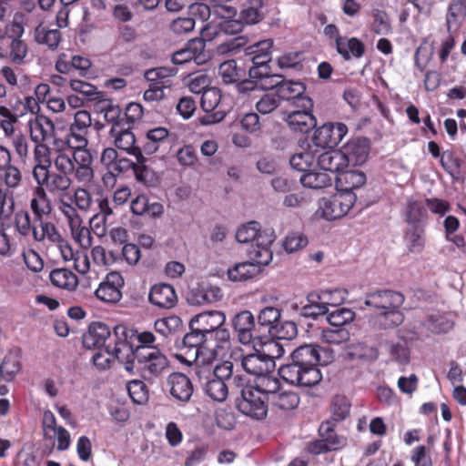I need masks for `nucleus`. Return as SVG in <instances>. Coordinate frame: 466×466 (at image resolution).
I'll list each match as a JSON object with an SVG mask.
<instances>
[{
  "label": "nucleus",
  "instance_id": "f257e3e1",
  "mask_svg": "<svg viewBox=\"0 0 466 466\" xmlns=\"http://www.w3.org/2000/svg\"><path fill=\"white\" fill-rule=\"evenodd\" d=\"M333 351L319 345L304 344L290 355V362L282 365L279 374L287 382L299 387H313L322 380L319 366L332 362Z\"/></svg>",
  "mask_w": 466,
  "mask_h": 466
},
{
  "label": "nucleus",
  "instance_id": "f03ea898",
  "mask_svg": "<svg viewBox=\"0 0 466 466\" xmlns=\"http://www.w3.org/2000/svg\"><path fill=\"white\" fill-rule=\"evenodd\" d=\"M54 167L56 172L50 173L47 184L44 187L46 191L53 195L65 193L70 188L73 182L71 176L76 182L84 185L90 184L95 177L92 166L81 164L66 151L57 152L54 159Z\"/></svg>",
  "mask_w": 466,
  "mask_h": 466
},
{
  "label": "nucleus",
  "instance_id": "7ed1b4c3",
  "mask_svg": "<svg viewBox=\"0 0 466 466\" xmlns=\"http://www.w3.org/2000/svg\"><path fill=\"white\" fill-rule=\"evenodd\" d=\"M167 367L168 360L159 349H134L131 344V353L126 361V370L129 373L134 374L137 370L144 380L152 383Z\"/></svg>",
  "mask_w": 466,
  "mask_h": 466
},
{
  "label": "nucleus",
  "instance_id": "20e7f679",
  "mask_svg": "<svg viewBox=\"0 0 466 466\" xmlns=\"http://www.w3.org/2000/svg\"><path fill=\"white\" fill-rule=\"evenodd\" d=\"M91 115L86 110H78L74 115V120L69 126L66 142L72 150L70 157L83 165H93V156L87 148V135L91 127Z\"/></svg>",
  "mask_w": 466,
  "mask_h": 466
},
{
  "label": "nucleus",
  "instance_id": "39448f33",
  "mask_svg": "<svg viewBox=\"0 0 466 466\" xmlns=\"http://www.w3.org/2000/svg\"><path fill=\"white\" fill-rule=\"evenodd\" d=\"M269 347L276 349L277 355L266 353H250L246 355L242 349L237 348L231 351L230 358L237 364L239 363L247 373L254 375L256 378L262 374L273 373L276 366L275 359L283 356L285 350L277 341H270Z\"/></svg>",
  "mask_w": 466,
  "mask_h": 466
},
{
  "label": "nucleus",
  "instance_id": "423d86ee",
  "mask_svg": "<svg viewBox=\"0 0 466 466\" xmlns=\"http://www.w3.org/2000/svg\"><path fill=\"white\" fill-rule=\"evenodd\" d=\"M127 339V328L123 325H117L111 332L109 327L103 322H93L88 328V331L83 336V346L86 349L92 350L97 348H106V344L115 345L116 340H124Z\"/></svg>",
  "mask_w": 466,
  "mask_h": 466
},
{
  "label": "nucleus",
  "instance_id": "0eeeda50",
  "mask_svg": "<svg viewBox=\"0 0 466 466\" xmlns=\"http://www.w3.org/2000/svg\"><path fill=\"white\" fill-rule=\"evenodd\" d=\"M295 106L297 109L290 112L285 121L291 131L299 134H308L317 126V119L313 115L314 103L312 98H302Z\"/></svg>",
  "mask_w": 466,
  "mask_h": 466
},
{
  "label": "nucleus",
  "instance_id": "6e6552de",
  "mask_svg": "<svg viewBox=\"0 0 466 466\" xmlns=\"http://www.w3.org/2000/svg\"><path fill=\"white\" fill-rule=\"evenodd\" d=\"M131 353V342L124 339V340H116L115 345L106 344V348H97V351L93 355V364L100 369H109L111 363L117 360L124 364L128 360V355Z\"/></svg>",
  "mask_w": 466,
  "mask_h": 466
},
{
  "label": "nucleus",
  "instance_id": "1a4fd4ad",
  "mask_svg": "<svg viewBox=\"0 0 466 466\" xmlns=\"http://www.w3.org/2000/svg\"><path fill=\"white\" fill-rule=\"evenodd\" d=\"M268 403L261 393L252 388L241 390V398L237 400V408L243 414L257 420L264 419L267 415Z\"/></svg>",
  "mask_w": 466,
  "mask_h": 466
},
{
  "label": "nucleus",
  "instance_id": "9d476101",
  "mask_svg": "<svg viewBox=\"0 0 466 466\" xmlns=\"http://www.w3.org/2000/svg\"><path fill=\"white\" fill-rule=\"evenodd\" d=\"M356 201L353 192H341L323 199L322 217L327 220H335L348 214Z\"/></svg>",
  "mask_w": 466,
  "mask_h": 466
},
{
  "label": "nucleus",
  "instance_id": "9b49d317",
  "mask_svg": "<svg viewBox=\"0 0 466 466\" xmlns=\"http://www.w3.org/2000/svg\"><path fill=\"white\" fill-rule=\"evenodd\" d=\"M176 358L181 362L189 366L194 364V371L201 386L207 380L214 378V361L217 360V351H206L204 355L183 356L177 354Z\"/></svg>",
  "mask_w": 466,
  "mask_h": 466
},
{
  "label": "nucleus",
  "instance_id": "f8f14e48",
  "mask_svg": "<svg viewBox=\"0 0 466 466\" xmlns=\"http://www.w3.org/2000/svg\"><path fill=\"white\" fill-rule=\"evenodd\" d=\"M264 89H275L276 95L279 96V101L287 100L292 101V105L297 106L300 104L299 100L302 98H311L305 95L306 86L300 81H292L280 78L275 82L263 84Z\"/></svg>",
  "mask_w": 466,
  "mask_h": 466
},
{
  "label": "nucleus",
  "instance_id": "ddd939ff",
  "mask_svg": "<svg viewBox=\"0 0 466 466\" xmlns=\"http://www.w3.org/2000/svg\"><path fill=\"white\" fill-rule=\"evenodd\" d=\"M125 286L123 276L117 271L107 273L104 280L95 291L97 299L108 303L116 304L122 299V289Z\"/></svg>",
  "mask_w": 466,
  "mask_h": 466
},
{
  "label": "nucleus",
  "instance_id": "4468645a",
  "mask_svg": "<svg viewBox=\"0 0 466 466\" xmlns=\"http://www.w3.org/2000/svg\"><path fill=\"white\" fill-rule=\"evenodd\" d=\"M232 326L238 341L244 345L260 339L263 336L258 325L255 324L254 316L248 310L238 313L232 319Z\"/></svg>",
  "mask_w": 466,
  "mask_h": 466
},
{
  "label": "nucleus",
  "instance_id": "2eb2a0df",
  "mask_svg": "<svg viewBox=\"0 0 466 466\" xmlns=\"http://www.w3.org/2000/svg\"><path fill=\"white\" fill-rule=\"evenodd\" d=\"M347 133L348 127L345 124L329 122L315 130L312 141L319 147L333 148L339 145Z\"/></svg>",
  "mask_w": 466,
  "mask_h": 466
},
{
  "label": "nucleus",
  "instance_id": "dca6fc26",
  "mask_svg": "<svg viewBox=\"0 0 466 466\" xmlns=\"http://www.w3.org/2000/svg\"><path fill=\"white\" fill-rule=\"evenodd\" d=\"M220 100L221 92L218 88L209 87L204 90L200 99V106L207 113L206 116L200 118L203 125L216 124L225 118L226 112L219 107Z\"/></svg>",
  "mask_w": 466,
  "mask_h": 466
},
{
  "label": "nucleus",
  "instance_id": "f3484780",
  "mask_svg": "<svg viewBox=\"0 0 466 466\" xmlns=\"http://www.w3.org/2000/svg\"><path fill=\"white\" fill-rule=\"evenodd\" d=\"M405 298L402 293L391 289H380L365 295L364 304L381 312L390 309L400 308Z\"/></svg>",
  "mask_w": 466,
  "mask_h": 466
},
{
  "label": "nucleus",
  "instance_id": "a211bd4d",
  "mask_svg": "<svg viewBox=\"0 0 466 466\" xmlns=\"http://www.w3.org/2000/svg\"><path fill=\"white\" fill-rule=\"evenodd\" d=\"M175 135L168 129L157 127L149 129L145 136L141 146L142 154L153 155L158 151L165 153L174 141Z\"/></svg>",
  "mask_w": 466,
  "mask_h": 466
},
{
  "label": "nucleus",
  "instance_id": "6ab92c4d",
  "mask_svg": "<svg viewBox=\"0 0 466 466\" xmlns=\"http://www.w3.org/2000/svg\"><path fill=\"white\" fill-rule=\"evenodd\" d=\"M340 150L344 155L347 168L350 166H360L369 157L370 141L365 137H357L350 140Z\"/></svg>",
  "mask_w": 466,
  "mask_h": 466
},
{
  "label": "nucleus",
  "instance_id": "aec40b11",
  "mask_svg": "<svg viewBox=\"0 0 466 466\" xmlns=\"http://www.w3.org/2000/svg\"><path fill=\"white\" fill-rule=\"evenodd\" d=\"M30 139L34 143H49L56 136L54 122L44 115H36L27 123Z\"/></svg>",
  "mask_w": 466,
  "mask_h": 466
},
{
  "label": "nucleus",
  "instance_id": "412c9836",
  "mask_svg": "<svg viewBox=\"0 0 466 466\" xmlns=\"http://www.w3.org/2000/svg\"><path fill=\"white\" fill-rule=\"evenodd\" d=\"M226 321V316L223 312L213 310L205 311L196 315L189 322V327L194 329L207 337L214 330L223 326Z\"/></svg>",
  "mask_w": 466,
  "mask_h": 466
},
{
  "label": "nucleus",
  "instance_id": "4be33fe9",
  "mask_svg": "<svg viewBox=\"0 0 466 466\" xmlns=\"http://www.w3.org/2000/svg\"><path fill=\"white\" fill-rule=\"evenodd\" d=\"M34 221L52 218L53 206L45 187H35L29 203Z\"/></svg>",
  "mask_w": 466,
  "mask_h": 466
},
{
  "label": "nucleus",
  "instance_id": "5701e85b",
  "mask_svg": "<svg viewBox=\"0 0 466 466\" xmlns=\"http://www.w3.org/2000/svg\"><path fill=\"white\" fill-rule=\"evenodd\" d=\"M241 20L221 19L219 22H209L202 28V35L207 40L211 41L222 35H237L243 29Z\"/></svg>",
  "mask_w": 466,
  "mask_h": 466
},
{
  "label": "nucleus",
  "instance_id": "b1692460",
  "mask_svg": "<svg viewBox=\"0 0 466 466\" xmlns=\"http://www.w3.org/2000/svg\"><path fill=\"white\" fill-rule=\"evenodd\" d=\"M4 161L0 160V181L7 192L9 189L18 188L23 181V174L21 169L12 164V153L10 149L5 153Z\"/></svg>",
  "mask_w": 466,
  "mask_h": 466
},
{
  "label": "nucleus",
  "instance_id": "393cba45",
  "mask_svg": "<svg viewBox=\"0 0 466 466\" xmlns=\"http://www.w3.org/2000/svg\"><path fill=\"white\" fill-rule=\"evenodd\" d=\"M190 331L187 332L182 341L179 349L183 356H191L198 353V355H204L206 351H217L216 350H210L208 346L207 337L205 334L196 330L194 327H189Z\"/></svg>",
  "mask_w": 466,
  "mask_h": 466
},
{
  "label": "nucleus",
  "instance_id": "a878e982",
  "mask_svg": "<svg viewBox=\"0 0 466 466\" xmlns=\"http://www.w3.org/2000/svg\"><path fill=\"white\" fill-rule=\"evenodd\" d=\"M170 395L177 400L187 402L194 391L190 379L182 372H173L167 377Z\"/></svg>",
  "mask_w": 466,
  "mask_h": 466
},
{
  "label": "nucleus",
  "instance_id": "bb28decb",
  "mask_svg": "<svg viewBox=\"0 0 466 466\" xmlns=\"http://www.w3.org/2000/svg\"><path fill=\"white\" fill-rule=\"evenodd\" d=\"M148 299L154 306L166 309L174 308L177 303L174 287L167 283L154 285L150 289Z\"/></svg>",
  "mask_w": 466,
  "mask_h": 466
},
{
  "label": "nucleus",
  "instance_id": "cd10ccee",
  "mask_svg": "<svg viewBox=\"0 0 466 466\" xmlns=\"http://www.w3.org/2000/svg\"><path fill=\"white\" fill-rule=\"evenodd\" d=\"M132 127L130 125L120 127V123L116 124L115 127H112V132L116 133L115 145L117 148L125 150L136 157H142L141 147L136 146V137L134 133L131 131Z\"/></svg>",
  "mask_w": 466,
  "mask_h": 466
},
{
  "label": "nucleus",
  "instance_id": "c85d7f7f",
  "mask_svg": "<svg viewBox=\"0 0 466 466\" xmlns=\"http://www.w3.org/2000/svg\"><path fill=\"white\" fill-rule=\"evenodd\" d=\"M32 237L36 242L44 243L47 241L53 245L62 241V235L59 233L56 225L51 221V218L35 221Z\"/></svg>",
  "mask_w": 466,
  "mask_h": 466
},
{
  "label": "nucleus",
  "instance_id": "c756f323",
  "mask_svg": "<svg viewBox=\"0 0 466 466\" xmlns=\"http://www.w3.org/2000/svg\"><path fill=\"white\" fill-rule=\"evenodd\" d=\"M318 166L325 171L339 175L347 168L341 150H327L318 157Z\"/></svg>",
  "mask_w": 466,
  "mask_h": 466
},
{
  "label": "nucleus",
  "instance_id": "7c9ffc66",
  "mask_svg": "<svg viewBox=\"0 0 466 466\" xmlns=\"http://www.w3.org/2000/svg\"><path fill=\"white\" fill-rule=\"evenodd\" d=\"M365 183L366 175L360 170H348L346 168L336 176L337 187L341 192H352L353 189L360 187Z\"/></svg>",
  "mask_w": 466,
  "mask_h": 466
},
{
  "label": "nucleus",
  "instance_id": "2f4dec72",
  "mask_svg": "<svg viewBox=\"0 0 466 466\" xmlns=\"http://www.w3.org/2000/svg\"><path fill=\"white\" fill-rule=\"evenodd\" d=\"M326 294L319 295L316 292H311L307 296L308 303L301 307L299 315L305 318L316 319L320 315H325L329 312L328 302L325 301Z\"/></svg>",
  "mask_w": 466,
  "mask_h": 466
},
{
  "label": "nucleus",
  "instance_id": "473e14b6",
  "mask_svg": "<svg viewBox=\"0 0 466 466\" xmlns=\"http://www.w3.org/2000/svg\"><path fill=\"white\" fill-rule=\"evenodd\" d=\"M49 280L53 286L67 291L75 290L78 285L77 276L72 270L65 268L51 270Z\"/></svg>",
  "mask_w": 466,
  "mask_h": 466
},
{
  "label": "nucleus",
  "instance_id": "72a5a7b5",
  "mask_svg": "<svg viewBox=\"0 0 466 466\" xmlns=\"http://www.w3.org/2000/svg\"><path fill=\"white\" fill-rule=\"evenodd\" d=\"M268 403L273 410L289 411L299 406V396L294 391H280L279 390L269 397Z\"/></svg>",
  "mask_w": 466,
  "mask_h": 466
},
{
  "label": "nucleus",
  "instance_id": "f704fd0d",
  "mask_svg": "<svg viewBox=\"0 0 466 466\" xmlns=\"http://www.w3.org/2000/svg\"><path fill=\"white\" fill-rule=\"evenodd\" d=\"M280 310L276 307H265L258 315V325L262 335L273 333L277 325L279 324Z\"/></svg>",
  "mask_w": 466,
  "mask_h": 466
},
{
  "label": "nucleus",
  "instance_id": "c9c22d12",
  "mask_svg": "<svg viewBox=\"0 0 466 466\" xmlns=\"http://www.w3.org/2000/svg\"><path fill=\"white\" fill-rule=\"evenodd\" d=\"M319 435L333 451H339L346 445V440L338 435L335 431V423L332 420H325L319 425Z\"/></svg>",
  "mask_w": 466,
  "mask_h": 466
},
{
  "label": "nucleus",
  "instance_id": "e433bc0d",
  "mask_svg": "<svg viewBox=\"0 0 466 466\" xmlns=\"http://www.w3.org/2000/svg\"><path fill=\"white\" fill-rule=\"evenodd\" d=\"M260 272L259 266L248 260L237 263L228 268V277L232 281H244L255 278Z\"/></svg>",
  "mask_w": 466,
  "mask_h": 466
},
{
  "label": "nucleus",
  "instance_id": "4c0bfd02",
  "mask_svg": "<svg viewBox=\"0 0 466 466\" xmlns=\"http://www.w3.org/2000/svg\"><path fill=\"white\" fill-rule=\"evenodd\" d=\"M34 36L37 44L45 45L52 51L58 48L62 40V35L58 29H48L43 25L36 26Z\"/></svg>",
  "mask_w": 466,
  "mask_h": 466
},
{
  "label": "nucleus",
  "instance_id": "58836bf2",
  "mask_svg": "<svg viewBox=\"0 0 466 466\" xmlns=\"http://www.w3.org/2000/svg\"><path fill=\"white\" fill-rule=\"evenodd\" d=\"M422 325L434 334H442L451 330L454 322L444 314L434 313L427 316Z\"/></svg>",
  "mask_w": 466,
  "mask_h": 466
},
{
  "label": "nucleus",
  "instance_id": "ea45409f",
  "mask_svg": "<svg viewBox=\"0 0 466 466\" xmlns=\"http://www.w3.org/2000/svg\"><path fill=\"white\" fill-rule=\"evenodd\" d=\"M253 388L258 390L261 395H264L268 401L271 395L280 390V381L272 373H266L256 378Z\"/></svg>",
  "mask_w": 466,
  "mask_h": 466
},
{
  "label": "nucleus",
  "instance_id": "a19ab883",
  "mask_svg": "<svg viewBox=\"0 0 466 466\" xmlns=\"http://www.w3.org/2000/svg\"><path fill=\"white\" fill-rule=\"evenodd\" d=\"M248 76L259 84L260 89L265 90L263 84L275 82L282 78L281 75L274 74L269 64L251 66L248 69Z\"/></svg>",
  "mask_w": 466,
  "mask_h": 466
},
{
  "label": "nucleus",
  "instance_id": "79ce46f5",
  "mask_svg": "<svg viewBox=\"0 0 466 466\" xmlns=\"http://www.w3.org/2000/svg\"><path fill=\"white\" fill-rule=\"evenodd\" d=\"M350 332L347 328H337L329 326L321 329L319 339L322 343L329 345H339L349 341Z\"/></svg>",
  "mask_w": 466,
  "mask_h": 466
},
{
  "label": "nucleus",
  "instance_id": "37998d69",
  "mask_svg": "<svg viewBox=\"0 0 466 466\" xmlns=\"http://www.w3.org/2000/svg\"><path fill=\"white\" fill-rule=\"evenodd\" d=\"M299 181L305 187L320 189L330 186L332 179L327 173L309 170L300 177Z\"/></svg>",
  "mask_w": 466,
  "mask_h": 466
},
{
  "label": "nucleus",
  "instance_id": "c03bdc74",
  "mask_svg": "<svg viewBox=\"0 0 466 466\" xmlns=\"http://www.w3.org/2000/svg\"><path fill=\"white\" fill-rule=\"evenodd\" d=\"M23 116V113L18 112L15 105H12L11 107L5 106H0V127L4 130L6 136H10L14 133V125L18 121V118Z\"/></svg>",
  "mask_w": 466,
  "mask_h": 466
},
{
  "label": "nucleus",
  "instance_id": "a18cd8bd",
  "mask_svg": "<svg viewBox=\"0 0 466 466\" xmlns=\"http://www.w3.org/2000/svg\"><path fill=\"white\" fill-rule=\"evenodd\" d=\"M202 388L207 396L218 402L224 401L228 395V384L224 380L215 378L207 380Z\"/></svg>",
  "mask_w": 466,
  "mask_h": 466
},
{
  "label": "nucleus",
  "instance_id": "49530a36",
  "mask_svg": "<svg viewBox=\"0 0 466 466\" xmlns=\"http://www.w3.org/2000/svg\"><path fill=\"white\" fill-rule=\"evenodd\" d=\"M347 355L350 360H373L378 357V350L364 342H354L347 346Z\"/></svg>",
  "mask_w": 466,
  "mask_h": 466
},
{
  "label": "nucleus",
  "instance_id": "de8ad7c7",
  "mask_svg": "<svg viewBox=\"0 0 466 466\" xmlns=\"http://www.w3.org/2000/svg\"><path fill=\"white\" fill-rule=\"evenodd\" d=\"M263 6V0H248V5H245L240 11L239 19L246 25L258 23L262 19V14L259 9Z\"/></svg>",
  "mask_w": 466,
  "mask_h": 466
},
{
  "label": "nucleus",
  "instance_id": "09e8293b",
  "mask_svg": "<svg viewBox=\"0 0 466 466\" xmlns=\"http://www.w3.org/2000/svg\"><path fill=\"white\" fill-rule=\"evenodd\" d=\"M137 162L134 165L133 172L137 182L150 187L156 182V176L151 168L146 166V157L142 155V157H136Z\"/></svg>",
  "mask_w": 466,
  "mask_h": 466
},
{
  "label": "nucleus",
  "instance_id": "8fccbe9b",
  "mask_svg": "<svg viewBox=\"0 0 466 466\" xmlns=\"http://www.w3.org/2000/svg\"><path fill=\"white\" fill-rule=\"evenodd\" d=\"M14 225L15 230L23 237L26 238L32 236L35 228L34 218L32 219L30 214L25 209H20L15 213Z\"/></svg>",
  "mask_w": 466,
  "mask_h": 466
},
{
  "label": "nucleus",
  "instance_id": "3c124183",
  "mask_svg": "<svg viewBox=\"0 0 466 466\" xmlns=\"http://www.w3.org/2000/svg\"><path fill=\"white\" fill-rule=\"evenodd\" d=\"M69 86L73 91L81 94L88 101L98 100L101 96V92L97 90L96 86L80 79H70Z\"/></svg>",
  "mask_w": 466,
  "mask_h": 466
},
{
  "label": "nucleus",
  "instance_id": "603ef678",
  "mask_svg": "<svg viewBox=\"0 0 466 466\" xmlns=\"http://www.w3.org/2000/svg\"><path fill=\"white\" fill-rule=\"evenodd\" d=\"M324 35L329 38L335 40V46L337 52L342 56L345 61L350 60L349 50L346 48V36L339 35L338 26L334 24L327 25L324 27Z\"/></svg>",
  "mask_w": 466,
  "mask_h": 466
},
{
  "label": "nucleus",
  "instance_id": "864d4df0",
  "mask_svg": "<svg viewBox=\"0 0 466 466\" xmlns=\"http://www.w3.org/2000/svg\"><path fill=\"white\" fill-rule=\"evenodd\" d=\"M350 403L347 397L336 395L331 402V420L333 422L344 420L350 414Z\"/></svg>",
  "mask_w": 466,
  "mask_h": 466
},
{
  "label": "nucleus",
  "instance_id": "5fc2aeb1",
  "mask_svg": "<svg viewBox=\"0 0 466 466\" xmlns=\"http://www.w3.org/2000/svg\"><path fill=\"white\" fill-rule=\"evenodd\" d=\"M128 395L135 404H145L149 398L148 389L146 384L139 380H134L127 384Z\"/></svg>",
  "mask_w": 466,
  "mask_h": 466
},
{
  "label": "nucleus",
  "instance_id": "6e6d98bb",
  "mask_svg": "<svg viewBox=\"0 0 466 466\" xmlns=\"http://www.w3.org/2000/svg\"><path fill=\"white\" fill-rule=\"evenodd\" d=\"M218 74L223 83L227 85L235 84L243 76L241 69L237 66V62L233 59L227 60L220 64Z\"/></svg>",
  "mask_w": 466,
  "mask_h": 466
},
{
  "label": "nucleus",
  "instance_id": "4d7b16f0",
  "mask_svg": "<svg viewBox=\"0 0 466 466\" xmlns=\"http://www.w3.org/2000/svg\"><path fill=\"white\" fill-rule=\"evenodd\" d=\"M355 319V312L347 308H339L330 312L327 320L329 326L337 328H346L348 324Z\"/></svg>",
  "mask_w": 466,
  "mask_h": 466
},
{
  "label": "nucleus",
  "instance_id": "13d9d810",
  "mask_svg": "<svg viewBox=\"0 0 466 466\" xmlns=\"http://www.w3.org/2000/svg\"><path fill=\"white\" fill-rule=\"evenodd\" d=\"M303 52H288L281 55L278 58V66L281 69H292L301 71L303 69L304 61Z\"/></svg>",
  "mask_w": 466,
  "mask_h": 466
},
{
  "label": "nucleus",
  "instance_id": "bf43d9fd",
  "mask_svg": "<svg viewBox=\"0 0 466 466\" xmlns=\"http://www.w3.org/2000/svg\"><path fill=\"white\" fill-rule=\"evenodd\" d=\"M176 70L169 67H157L145 72V78L148 82H165V86L169 88L172 86L171 76H175Z\"/></svg>",
  "mask_w": 466,
  "mask_h": 466
},
{
  "label": "nucleus",
  "instance_id": "052dcab7",
  "mask_svg": "<svg viewBox=\"0 0 466 466\" xmlns=\"http://www.w3.org/2000/svg\"><path fill=\"white\" fill-rule=\"evenodd\" d=\"M423 229L413 225L405 233V240L410 252H420L424 248Z\"/></svg>",
  "mask_w": 466,
  "mask_h": 466
},
{
  "label": "nucleus",
  "instance_id": "680f3d73",
  "mask_svg": "<svg viewBox=\"0 0 466 466\" xmlns=\"http://www.w3.org/2000/svg\"><path fill=\"white\" fill-rule=\"evenodd\" d=\"M69 200L73 201L76 207L82 212H88L93 206V198L88 189L77 187L74 189Z\"/></svg>",
  "mask_w": 466,
  "mask_h": 466
},
{
  "label": "nucleus",
  "instance_id": "e2e57ef3",
  "mask_svg": "<svg viewBox=\"0 0 466 466\" xmlns=\"http://www.w3.org/2000/svg\"><path fill=\"white\" fill-rule=\"evenodd\" d=\"M279 106L280 101L276 93H266L256 102L255 108L261 115H268Z\"/></svg>",
  "mask_w": 466,
  "mask_h": 466
},
{
  "label": "nucleus",
  "instance_id": "0e129e2a",
  "mask_svg": "<svg viewBox=\"0 0 466 466\" xmlns=\"http://www.w3.org/2000/svg\"><path fill=\"white\" fill-rule=\"evenodd\" d=\"M9 59L12 63L21 66L28 54V46L22 39H13L9 43Z\"/></svg>",
  "mask_w": 466,
  "mask_h": 466
},
{
  "label": "nucleus",
  "instance_id": "69168bd1",
  "mask_svg": "<svg viewBox=\"0 0 466 466\" xmlns=\"http://www.w3.org/2000/svg\"><path fill=\"white\" fill-rule=\"evenodd\" d=\"M58 208L63 216L66 218L68 226L71 225L76 226L78 221H81L82 218L78 213V208L76 207L73 201L66 200L64 197L59 198Z\"/></svg>",
  "mask_w": 466,
  "mask_h": 466
},
{
  "label": "nucleus",
  "instance_id": "338daca9",
  "mask_svg": "<svg viewBox=\"0 0 466 466\" xmlns=\"http://www.w3.org/2000/svg\"><path fill=\"white\" fill-rule=\"evenodd\" d=\"M21 365L15 357L5 356L0 364V376L5 381H11L20 371Z\"/></svg>",
  "mask_w": 466,
  "mask_h": 466
},
{
  "label": "nucleus",
  "instance_id": "774afa93",
  "mask_svg": "<svg viewBox=\"0 0 466 466\" xmlns=\"http://www.w3.org/2000/svg\"><path fill=\"white\" fill-rule=\"evenodd\" d=\"M380 323L384 329L398 327L404 321V315L400 310V308L390 309L386 311L380 312Z\"/></svg>",
  "mask_w": 466,
  "mask_h": 466
}]
</instances>
